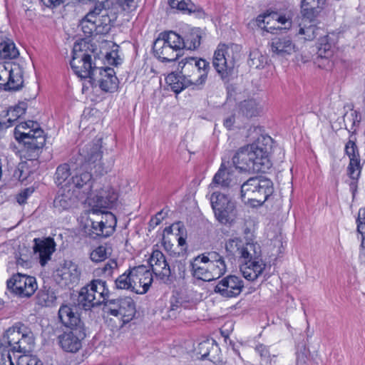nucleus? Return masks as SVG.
I'll return each instance as SVG.
<instances>
[{
    "label": "nucleus",
    "mask_w": 365,
    "mask_h": 365,
    "mask_svg": "<svg viewBox=\"0 0 365 365\" xmlns=\"http://www.w3.org/2000/svg\"><path fill=\"white\" fill-rule=\"evenodd\" d=\"M149 264L152 268V272L157 277L165 284L171 282L170 267L162 252L154 250L149 259Z\"/></svg>",
    "instance_id": "nucleus-17"
},
{
    "label": "nucleus",
    "mask_w": 365,
    "mask_h": 365,
    "mask_svg": "<svg viewBox=\"0 0 365 365\" xmlns=\"http://www.w3.org/2000/svg\"><path fill=\"white\" fill-rule=\"evenodd\" d=\"M191 77L188 73H185L181 69L180 73H171L168 75L165 80L171 90L175 93H179L185 88L194 86Z\"/></svg>",
    "instance_id": "nucleus-27"
},
{
    "label": "nucleus",
    "mask_w": 365,
    "mask_h": 365,
    "mask_svg": "<svg viewBox=\"0 0 365 365\" xmlns=\"http://www.w3.org/2000/svg\"><path fill=\"white\" fill-rule=\"evenodd\" d=\"M232 160L235 169L241 172L265 173L269 169L248 145L240 148Z\"/></svg>",
    "instance_id": "nucleus-8"
},
{
    "label": "nucleus",
    "mask_w": 365,
    "mask_h": 365,
    "mask_svg": "<svg viewBox=\"0 0 365 365\" xmlns=\"http://www.w3.org/2000/svg\"><path fill=\"white\" fill-rule=\"evenodd\" d=\"M247 63L251 68H261L267 63V57L258 49H253L250 52Z\"/></svg>",
    "instance_id": "nucleus-46"
},
{
    "label": "nucleus",
    "mask_w": 365,
    "mask_h": 365,
    "mask_svg": "<svg viewBox=\"0 0 365 365\" xmlns=\"http://www.w3.org/2000/svg\"><path fill=\"white\" fill-rule=\"evenodd\" d=\"M210 282L217 279L227 272L225 263H206Z\"/></svg>",
    "instance_id": "nucleus-47"
},
{
    "label": "nucleus",
    "mask_w": 365,
    "mask_h": 365,
    "mask_svg": "<svg viewBox=\"0 0 365 365\" xmlns=\"http://www.w3.org/2000/svg\"><path fill=\"white\" fill-rule=\"evenodd\" d=\"M214 346V340H205L198 344V352L202 359L206 358L209 355V349Z\"/></svg>",
    "instance_id": "nucleus-59"
},
{
    "label": "nucleus",
    "mask_w": 365,
    "mask_h": 365,
    "mask_svg": "<svg viewBox=\"0 0 365 365\" xmlns=\"http://www.w3.org/2000/svg\"><path fill=\"white\" fill-rule=\"evenodd\" d=\"M118 317H120L123 323L129 322L135 314V305L130 297L121 298Z\"/></svg>",
    "instance_id": "nucleus-33"
},
{
    "label": "nucleus",
    "mask_w": 365,
    "mask_h": 365,
    "mask_svg": "<svg viewBox=\"0 0 365 365\" xmlns=\"http://www.w3.org/2000/svg\"><path fill=\"white\" fill-rule=\"evenodd\" d=\"M56 299L54 292L50 288L43 289L38 291L37 294L38 304L43 307H49L53 304Z\"/></svg>",
    "instance_id": "nucleus-45"
},
{
    "label": "nucleus",
    "mask_w": 365,
    "mask_h": 365,
    "mask_svg": "<svg viewBox=\"0 0 365 365\" xmlns=\"http://www.w3.org/2000/svg\"><path fill=\"white\" fill-rule=\"evenodd\" d=\"M272 138L267 135H260L252 144L248 145L251 150L269 168L271 164L268 159L269 148L271 146Z\"/></svg>",
    "instance_id": "nucleus-25"
},
{
    "label": "nucleus",
    "mask_w": 365,
    "mask_h": 365,
    "mask_svg": "<svg viewBox=\"0 0 365 365\" xmlns=\"http://www.w3.org/2000/svg\"><path fill=\"white\" fill-rule=\"evenodd\" d=\"M57 272L58 274L65 281L66 284L76 283L81 274L78 266L71 261L66 262Z\"/></svg>",
    "instance_id": "nucleus-31"
},
{
    "label": "nucleus",
    "mask_w": 365,
    "mask_h": 365,
    "mask_svg": "<svg viewBox=\"0 0 365 365\" xmlns=\"http://www.w3.org/2000/svg\"><path fill=\"white\" fill-rule=\"evenodd\" d=\"M235 194L230 195L219 191L213 192L210 196L211 205H230L236 203Z\"/></svg>",
    "instance_id": "nucleus-43"
},
{
    "label": "nucleus",
    "mask_w": 365,
    "mask_h": 365,
    "mask_svg": "<svg viewBox=\"0 0 365 365\" xmlns=\"http://www.w3.org/2000/svg\"><path fill=\"white\" fill-rule=\"evenodd\" d=\"M190 267L193 277L205 282H210L206 262H202L199 256L190 261Z\"/></svg>",
    "instance_id": "nucleus-36"
},
{
    "label": "nucleus",
    "mask_w": 365,
    "mask_h": 365,
    "mask_svg": "<svg viewBox=\"0 0 365 365\" xmlns=\"http://www.w3.org/2000/svg\"><path fill=\"white\" fill-rule=\"evenodd\" d=\"M71 184L78 189L87 187L91 190L93 186V177L90 172L76 170L75 174L71 178Z\"/></svg>",
    "instance_id": "nucleus-38"
},
{
    "label": "nucleus",
    "mask_w": 365,
    "mask_h": 365,
    "mask_svg": "<svg viewBox=\"0 0 365 365\" xmlns=\"http://www.w3.org/2000/svg\"><path fill=\"white\" fill-rule=\"evenodd\" d=\"M245 247V245H242V241L239 238L236 237L234 239L229 240L226 245V250L230 252H238L240 255V250Z\"/></svg>",
    "instance_id": "nucleus-53"
},
{
    "label": "nucleus",
    "mask_w": 365,
    "mask_h": 365,
    "mask_svg": "<svg viewBox=\"0 0 365 365\" xmlns=\"http://www.w3.org/2000/svg\"><path fill=\"white\" fill-rule=\"evenodd\" d=\"M24 80L20 72L14 73L4 64L0 63V88L6 91H19L23 86Z\"/></svg>",
    "instance_id": "nucleus-20"
},
{
    "label": "nucleus",
    "mask_w": 365,
    "mask_h": 365,
    "mask_svg": "<svg viewBox=\"0 0 365 365\" xmlns=\"http://www.w3.org/2000/svg\"><path fill=\"white\" fill-rule=\"evenodd\" d=\"M86 336L84 327L67 329L58 336V344L64 351L76 353L81 349Z\"/></svg>",
    "instance_id": "nucleus-12"
},
{
    "label": "nucleus",
    "mask_w": 365,
    "mask_h": 365,
    "mask_svg": "<svg viewBox=\"0 0 365 365\" xmlns=\"http://www.w3.org/2000/svg\"><path fill=\"white\" fill-rule=\"evenodd\" d=\"M33 242L34 253L38 256L41 265L45 266L55 252L56 244L51 237L34 238Z\"/></svg>",
    "instance_id": "nucleus-19"
},
{
    "label": "nucleus",
    "mask_w": 365,
    "mask_h": 365,
    "mask_svg": "<svg viewBox=\"0 0 365 365\" xmlns=\"http://www.w3.org/2000/svg\"><path fill=\"white\" fill-rule=\"evenodd\" d=\"M118 192L110 186H105L91 192L87 197L88 205H113L118 200Z\"/></svg>",
    "instance_id": "nucleus-21"
},
{
    "label": "nucleus",
    "mask_w": 365,
    "mask_h": 365,
    "mask_svg": "<svg viewBox=\"0 0 365 365\" xmlns=\"http://www.w3.org/2000/svg\"><path fill=\"white\" fill-rule=\"evenodd\" d=\"M225 48H218L214 53L212 65L216 71L219 73L222 81H229V76L232 72V66L228 65L225 57Z\"/></svg>",
    "instance_id": "nucleus-24"
},
{
    "label": "nucleus",
    "mask_w": 365,
    "mask_h": 365,
    "mask_svg": "<svg viewBox=\"0 0 365 365\" xmlns=\"http://www.w3.org/2000/svg\"><path fill=\"white\" fill-rule=\"evenodd\" d=\"M169 5L172 9H177L188 14L202 11V9L190 0H169Z\"/></svg>",
    "instance_id": "nucleus-42"
},
{
    "label": "nucleus",
    "mask_w": 365,
    "mask_h": 365,
    "mask_svg": "<svg viewBox=\"0 0 365 365\" xmlns=\"http://www.w3.org/2000/svg\"><path fill=\"white\" fill-rule=\"evenodd\" d=\"M118 264L115 260H109L101 268L102 273L106 277H110L114 269H117Z\"/></svg>",
    "instance_id": "nucleus-60"
},
{
    "label": "nucleus",
    "mask_w": 365,
    "mask_h": 365,
    "mask_svg": "<svg viewBox=\"0 0 365 365\" xmlns=\"http://www.w3.org/2000/svg\"><path fill=\"white\" fill-rule=\"evenodd\" d=\"M121 302V298H118L116 299H108L106 300L104 304V312L114 317H118V312L119 310L120 302Z\"/></svg>",
    "instance_id": "nucleus-50"
},
{
    "label": "nucleus",
    "mask_w": 365,
    "mask_h": 365,
    "mask_svg": "<svg viewBox=\"0 0 365 365\" xmlns=\"http://www.w3.org/2000/svg\"><path fill=\"white\" fill-rule=\"evenodd\" d=\"M201 34L198 29H192L185 37L180 35V48L183 49L195 50L200 45Z\"/></svg>",
    "instance_id": "nucleus-34"
},
{
    "label": "nucleus",
    "mask_w": 365,
    "mask_h": 365,
    "mask_svg": "<svg viewBox=\"0 0 365 365\" xmlns=\"http://www.w3.org/2000/svg\"><path fill=\"white\" fill-rule=\"evenodd\" d=\"M140 269L143 271V267H138L126 270L115 280V287L118 289L130 290L134 292L135 277H138L137 272H140Z\"/></svg>",
    "instance_id": "nucleus-29"
},
{
    "label": "nucleus",
    "mask_w": 365,
    "mask_h": 365,
    "mask_svg": "<svg viewBox=\"0 0 365 365\" xmlns=\"http://www.w3.org/2000/svg\"><path fill=\"white\" fill-rule=\"evenodd\" d=\"M318 28L314 25H310L308 27L300 28L299 34L304 35V39L307 41H311L317 37L318 34Z\"/></svg>",
    "instance_id": "nucleus-55"
},
{
    "label": "nucleus",
    "mask_w": 365,
    "mask_h": 365,
    "mask_svg": "<svg viewBox=\"0 0 365 365\" xmlns=\"http://www.w3.org/2000/svg\"><path fill=\"white\" fill-rule=\"evenodd\" d=\"M356 222L357 232H365V207L359 209Z\"/></svg>",
    "instance_id": "nucleus-61"
},
{
    "label": "nucleus",
    "mask_w": 365,
    "mask_h": 365,
    "mask_svg": "<svg viewBox=\"0 0 365 365\" xmlns=\"http://www.w3.org/2000/svg\"><path fill=\"white\" fill-rule=\"evenodd\" d=\"M272 182L269 179L262 177L250 178L245 186V190H247V186L252 185L256 190L255 197H247V202H257L259 205L267 200L268 196L272 193Z\"/></svg>",
    "instance_id": "nucleus-16"
},
{
    "label": "nucleus",
    "mask_w": 365,
    "mask_h": 365,
    "mask_svg": "<svg viewBox=\"0 0 365 365\" xmlns=\"http://www.w3.org/2000/svg\"><path fill=\"white\" fill-rule=\"evenodd\" d=\"M4 337L13 353L23 354L17 356L16 365H43L42 361L36 356L27 354L34 346V336L24 324H17L9 328Z\"/></svg>",
    "instance_id": "nucleus-1"
},
{
    "label": "nucleus",
    "mask_w": 365,
    "mask_h": 365,
    "mask_svg": "<svg viewBox=\"0 0 365 365\" xmlns=\"http://www.w3.org/2000/svg\"><path fill=\"white\" fill-rule=\"evenodd\" d=\"M19 126L16 129V140L23 143L26 158L29 160L37 159L42 152L46 143L45 132L41 128H37L31 131L32 133L21 132Z\"/></svg>",
    "instance_id": "nucleus-7"
},
{
    "label": "nucleus",
    "mask_w": 365,
    "mask_h": 365,
    "mask_svg": "<svg viewBox=\"0 0 365 365\" xmlns=\"http://www.w3.org/2000/svg\"><path fill=\"white\" fill-rule=\"evenodd\" d=\"M242 263L240 270L248 281L256 280L263 272L266 264L260 258V247L253 243H247L240 250Z\"/></svg>",
    "instance_id": "nucleus-4"
},
{
    "label": "nucleus",
    "mask_w": 365,
    "mask_h": 365,
    "mask_svg": "<svg viewBox=\"0 0 365 365\" xmlns=\"http://www.w3.org/2000/svg\"><path fill=\"white\" fill-rule=\"evenodd\" d=\"M19 56V51L15 44L11 41L0 43V58L13 59Z\"/></svg>",
    "instance_id": "nucleus-44"
},
{
    "label": "nucleus",
    "mask_w": 365,
    "mask_h": 365,
    "mask_svg": "<svg viewBox=\"0 0 365 365\" xmlns=\"http://www.w3.org/2000/svg\"><path fill=\"white\" fill-rule=\"evenodd\" d=\"M180 35L170 31L161 33L153 46L154 56L162 62H173L181 56Z\"/></svg>",
    "instance_id": "nucleus-5"
},
{
    "label": "nucleus",
    "mask_w": 365,
    "mask_h": 365,
    "mask_svg": "<svg viewBox=\"0 0 365 365\" xmlns=\"http://www.w3.org/2000/svg\"><path fill=\"white\" fill-rule=\"evenodd\" d=\"M109 294L106 281L93 279L81 288L78 298V304L85 310L90 309L105 302Z\"/></svg>",
    "instance_id": "nucleus-6"
},
{
    "label": "nucleus",
    "mask_w": 365,
    "mask_h": 365,
    "mask_svg": "<svg viewBox=\"0 0 365 365\" xmlns=\"http://www.w3.org/2000/svg\"><path fill=\"white\" fill-rule=\"evenodd\" d=\"M90 213L93 217L84 227V233L92 239L108 237L115 231L117 224L115 216L110 212L93 208Z\"/></svg>",
    "instance_id": "nucleus-2"
},
{
    "label": "nucleus",
    "mask_w": 365,
    "mask_h": 365,
    "mask_svg": "<svg viewBox=\"0 0 365 365\" xmlns=\"http://www.w3.org/2000/svg\"><path fill=\"white\" fill-rule=\"evenodd\" d=\"M344 121L346 123V121H349L351 123V129L353 130V128L356 126H358L361 121V115L359 112L356 110H351L350 114L346 113L344 115Z\"/></svg>",
    "instance_id": "nucleus-58"
},
{
    "label": "nucleus",
    "mask_w": 365,
    "mask_h": 365,
    "mask_svg": "<svg viewBox=\"0 0 365 365\" xmlns=\"http://www.w3.org/2000/svg\"><path fill=\"white\" fill-rule=\"evenodd\" d=\"M88 82L93 88L99 86L102 91L110 93L115 91L118 85V79L115 75V71L110 67H99L94 71Z\"/></svg>",
    "instance_id": "nucleus-13"
},
{
    "label": "nucleus",
    "mask_w": 365,
    "mask_h": 365,
    "mask_svg": "<svg viewBox=\"0 0 365 365\" xmlns=\"http://www.w3.org/2000/svg\"><path fill=\"white\" fill-rule=\"evenodd\" d=\"M70 65L76 76L81 78L91 79L93 73L99 67L95 66L92 61V57L90 54L73 51V58L70 62Z\"/></svg>",
    "instance_id": "nucleus-14"
},
{
    "label": "nucleus",
    "mask_w": 365,
    "mask_h": 365,
    "mask_svg": "<svg viewBox=\"0 0 365 365\" xmlns=\"http://www.w3.org/2000/svg\"><path fill=\"white\" fill-rule=\"evenodd\" d=\"M58 315L61 323L67 329L84 327L76 307L67 304L61 305Z\"/></svg>",
    "instance_id": "nucleus-23"
},
{
    "label": "nucleus",
    "mask_w": 365,
    "mask_h": 365,
    "mask_svg": "<svg viewBox=\"0 0 365 365\" xmlns=\"http://www.w3.org/2000/svg\"><path fill=\"white\" fill-rule=\"evenodd\" d=\"M240 112L247 118L257 116L261 110L259 104L254 99L245 100L240 103Z\"/></svg>",
    "instance_id": "nucleus-41"
},
{
    "label": "nucleus",
    "mask_w": 365,
    "mask_h": 365,
    "mask_svg": "<svg viewBox=\"0 0 365 365\" xmlns=\"http://www.w3.org/2000/svg\"><path fill=\"white\" fill-rule=\"evenodd\" d=\"M198 256L202 259V262L219 264L220 262H222V263H225L224 257L217 252H207Z\"/></svg>",
    "instance_id": "nucleus-51"
},
{
    "label": "nucleus",
    "mask_w": 365,
    "mask_h": 365,
    "mask_svg": "<svg viewBox=\"0 0 365 365\" xmlns=\"http://www.w3.org/2000/svg\"><path fill=\"white\" fill-rule=\"evenodd\" d=\"M179 67L185 73H189L190 70H194L191 79L194 86H198L204 84L207 77L210 63L205 59H197L194 57L185 58L179 62Z\"/></svg>",
    "instance_id": "nucleus-11"
},
{
    "label": "nucleus",
    "mask_w": 365,
    "mask_h": 365,
    "mask_svg": "<svg viewBox=\"0 0 365 365\" xmlns=\"http://www.w3.org/2000/svg\"><path fill=\"white\" fill-rule=\"evenodd\" d=\"M7 289L15 296L20 298H29L38 289L34 277L17 273L6 282Z\"/></svg>",
    "instance_id": "nucleus-9"
},
{
    "label": "nucleus",
    "mask_w": 365,
    "mask_h": 365,
    "mask_svg": "<svg viewBox=\"0 0 365 365\" xmlns=\"http://www.w3.org/2000/svg\"><path fill=\"white\" fill-rule=\"evenodd\" d=\"M143 267V271L142 269L140 270V272H137L138 277H135V279H138L139 287H137V284L135 282V289L134 292L139 294H143L146 293L152 282H153V274L149 270L145 269Z\"/></svg>",
    "instance_id": "nucleus-37"
},
{
    "label": "nucleus",
    "mask_w": 365,
    "mask_h": 365,
    "mask_svg": "<svg viewBox=\"0 0 365 365\" xmlns=\"http://www.w3.org/2000/svg\"><path fill=\"white\" fill-rule=\"evenodd\" d=\"M73 165H71L68 163L60 164L56 170L54 174V181L57 186H68L71 184V170H75L73 168Z\"/></svg>",
    "instance_id": "nucleus-32"
},
{
    "label": "nucleus",
    "mask_w": 365,
    "mask_h": 365,
    "mask_svg": "<svg viewBox=\"0 0 365 365\" xmlns=\"http://www.w3.org/2000/svg\"><path fill=\"white\" fill-rule=\"evenodd\" d=\"M118 5L122 10L126 12H131L138 6V0H115Z\"/></svg>",
    "instance_id": "nucleus-56"
},
{
    "label": "nucleus",
    "mask_w": 365,
    "mask_h": 365,
    "mask_svg": "<svg viewBox=\"0 0 365 365\" xmlns=\"http://www.w3.org/2000/svg\"><path fill=\"white\" fill-rule=\"evenodd\" d=\"M101 143V139L99 138L95 142L85 145L80 150V155L86 163L91 165H93L94 168L98 167L100 174H103L107 173V170L102 167Z\"/></svg>",
    "instance_id": "nucleus-18"
},
{
    "label": "nucleus",
    "mask_w": 365,
    "mask_h": 365,
    "mask_svg": "<svg viewBox=\"0 0 365 365\" xmlns=\"http://www.w3.org/2000/svg\"><path fill=\"white\" fill-rule=\"evenodd\" d=\"M283 237L279 235H277L274 239L272 240V245L274 247L277 248L276 254L279 255L282 254L284 251L283 246Z\"/></svg>",
    "instance_id": "nucleus-64"
},
{
    "label": "nucleus",
    "mask_w": 365,
    "mask_h": 365,
    "mask_svg": "<svg viewBox=\"0 0 365 365\" xmlns=\"http://www.w3.org/2000/svg\"><path fill=\"white\" fill-rule=\"evenodd\" d=\"M326 0H302L301 9L304 17L310 20L314 19Z\"/></svg>",
    "instance_id": "nucleus-35"
},
{
    "label": "nucleus",
    "mask_w": 365,
    "mask_h": 365,
    "mask_svg": "<svg viewBox=\"0 0 365 365\" xmlns=\"http://www.w3.org/2000/svg\"><path fill=\"white\" fill-rule=\"evenodd\" d=\"M19 126L24 127L23 128L20 129L21 132L30 133H32V132H30V130L34 131L33 130L34 129L37 128H41L40 125L36 121L28 120L26 122H21L19 124L16 125L14 128V135L15 138H16V134H17L16 129Z\"/></svg>",
    "instance_id": "nucleus-54"
},
{
    "label": "nucleus",
    "mask_w": 365,
    "mask_h": 365,
    "mask_svg": "<svg viewBox=\"0 0 365 365\" xmlns=\"http://www.w3.org/2000/svg\"><path fill=\"white\" fill-rule=\"evenodd\" d=\"M73 192L70 190L65 191L59 190L56 196L54 205H71L75 202V198L72 197Z\"/></svg>",
    "instance_id": "nucleus-48"
},
{
    "label": "nucleus",
    "mask_w": 365,
    "mask_h": 365,
    "mask_svg": "<svg viewBox=\"0 0 365 365\" xmlns=\"http://www.w3.org/2000/svg\"><path fill=\"white\" fill-rule=\"evenodd\" d=\"M240 182H242L240 181ZM247 183V180L243 182L242 184L240 183V186L238 190L240 192V197L242 198V202H244L245 203L247 202L245 200L246 195H247V197H251L252 196V197H255L256 195V190L253 188L252 185L247 186V190H245V186L246 185Z\"/></svg>",
    "instance_id": "nucleus-57"
},
{
    "label": "nucleus",
    "mask_w": 365,
    "mask_h": 365,
    "mask_svg": "<svg viewBox=\"0 0 365 365\" xmlns=\"http://www.w3.org/2000/svg\"><path fill=\"white\" fill-rule=\"evenodd\" d=\"M255 351L259 354L263 361L267 364L269 363L270 355L267 348L263 344H259L256 346Z\"/></svg>",
    "instance_id": "nucleus-62"
},
{
    "label": "nucleus",
    "mask_w": 365,
    "mask_h": 365,
    "mask_svg": "<svg viewBox=\"0 0 365 365\" xmlns=\"http://www.w3.org/2000/svg\"><path fill=\"white\" fill-rule=\"evenodd\" d=\"M110 247L100 245L91 252L90 258L95 262H102L110 255Z\"/></svg>",
    "instance_id": "nucleus-49"
},
{
    "label": "nucleus",
    "mask_w": 365,
    "mask_h": 365,
    "mask_svg": "<svg viewBox=\"0 0 365 365\" xmlns=\"http://www.w3.org/2000/svg\"><path fill=\"white\" fill-rule=\"evenodd\" d=\"M34 190L32 187H27L20 192L16 197V201L19 204L22 205L26 203V199L30 196Z\"/></svg>",
    "instance_id": "nucleus-63"
},
{
    "label": "nucleus",
    "mask_w": 365,
    "mask_h": 365,
    "mask_svg": "<svg viewBox=\"0 0 365 365\" xmlns=\"http://www.w3.org/2000/svg\"><path fill=\"white\" fill-rule=\"evenodd\" d=\"M272 51L277 56H286L295 52V45L289 36L275 37L271 42Z\"/></svg>",
    "instance_id": "nucleus-28"
},
{
    "label": "nucleus",
    "mask_w": 365,
    "mask_h": 365,
    "mask_svg": "<svg viewBox=\"0 0 365 365\" xmlns=\"http://www.w3.org/2000/svg\"><path fill=\"white\" fill-rule=\"evenodd\" d=\"M334 41L329 35L321 37L318 43V57L321 58H329L333 55V47Z\"/></svg>",
    "instance_id": "nucleus-40"
},
{
    "label": "nucleus",
    "mask_w": 365,
    "mask_h": 365,
    "mask_svg": "<svg viewBox=\"0 0 365 365\" xmlns=\"http://www.w3.org/2000/svg\"><path fill=\"white\" fill-rule=\"evenodd\" d=\"M215 216L221 224L231 223L236 216L235 207H212Z\"/></svg>",
    "instance_id": "nucleus-39"
},
{
    "label": "nucleus",
    "mask_w": 365,
    "mask_h": 365,
    "mask_svg": "<svg viewBox=\"0 0 365 365\" xmlns=\"http://www.w3.org/2000/svg\"><path fill=\"white\" fill-rule=\"evenodd\" d=\"M112 2L103 1L96 4L94 9L86 14L87 21L91 22V29L96 34L106 35L113 26L117 16L112 8Z\"/></svg>",
    "instance_id": "nucleus-3"
},
{
    "label": "nucleus",
    "mask_w": 365,
    "mask_h": 365,
    "mask_svg": "<svg viewBox=\"0 0 365 365\" xmlns=\"http://www.w3.org/2000/svg\"><path fill=\"white\" fill-rule=\"evenodd\" d=\"M27 109V103L22 101L14 107H11L4 116H0V130L12 126L14 123L24 115Z\"/></svg>",
    "instance_id": "nucleus-26"
},
{
    "label": "nucleus",
    "mask_w": 365,
    "mask_h": 365,
    "mask_svg": "<svg viewBox=\"0 0 365 365\" xmlns=\"http://www.w3.org/2000/svg\"><path fill=\"white\" fill-rule=\"evenodd\" d=\"M274 20L282 25H284L289 21V18L286 17L284 15H280L276 11H272L269 14H260L257 17L256 21L257 26L262 29L270 33H273L275 29L274 26H269L270 21Z\"/></svg>",
    "instance_id": "nucleus-30"
},
{
    "label": "nucleus",
    "mask_w": 365,
    "mask_h": 365,
    "mask_svg": "<svg viewBox=\"0 0 365 365\" xmlns=\"http://www.w3.org/2000/svg\"><path fill=\"white\" fill-rule=\"evenodd\" d=\"M11 349L8 346L0 344V365H11L14 361L11 356Z\"/></svg>",
    "instance_id": "nucleus-52"
},
{
    "label": "nucleus",
    "mask_w": 365,
    "mask_h": 365,
    "mask_svg": "<svg viewBox=\"0 0 365 365\" xmlns=\"http://www.w3.org/2000/svg\"><path fill=\"white\" fill-rule=\"evenodd\" d=\"M235 168L230 165L229 161H222L217 172L213 176L209 187L213 189L216 187L230 188L237 190L240 186V180L235 173Z\"/></svg>",
    "instance_id": "nucleus-10"
},
{
    "label": "nucleus",
    "mask_w": 365,
    "mask_h": 365,
    "mask_svg": "<svg viewBox=\"0 0 365 365\" xmlns=\"http://www.w3.org/2000/svg\"><path fill=\"white\" fill-rule=\"evenodd\" d=\"M243 288V280L238 276L230 274L220 280L214 291L222 297L232 298L240 295Z\"/></svg>",
    "instance_id": "nucleus-15"
},
{
    "label": "nucleus",
    "mask_w": 365,
    "mask_h": 365,
    "mask_svg": "<svg viewBox=\"0 0 365 365\" xmlns=\"http://www.w3.org/2000/svg\"><path fill=\"white\" fill-rule=\"evenodd\" d=\"M344 150L349 158V163L347 168L349 176L353 179L359 178L361 175V166L356 144L354 140H349L345 145Z\"/></svg>",
    "instance_id": "nucleus-22"
}]
</instances>
